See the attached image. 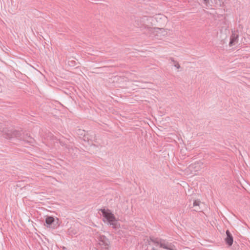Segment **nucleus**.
<instances>
[{
	"label": "nucleus",
	"instance_id": "obj_8",
	"mask_svg": "<svg viewBox=\"0 0 250 250\" xmlns=\"http://www.w3.org/2000/svg\"><path fill=\"white\" fill-rule=\"evenodd\" d=\"M238 36L236 35H232L230 39L229 45L232 46L237 42Z\"/></svg>",
	"mask_w": 250,
	"mask_h": 250
},
{
	"label": "nucleus",
	"instance_id": "obj_1",
	"mask_svg": "<svg viewBox=\"0 0 250 250\" xmlns=\"http://www.w3.org/2000/svg\"><path fill=\"white\" fill-rule=\"evenodd\" d=\"M2 135L6 139H11L16 138L19 140H22L30 144L34 143V139L28 133H21V131L17 130H9L7 128H3L2 130Z\"/></svg>",
	"mask_w": 250,
	"mask_h": 250
},
{
	"label": "nucleus",
	"instance_id": "obj_6",
	"mask_svg": "<svg viewBox=\"0 0 250 250\" xmlns=\"http://www.w3.org/2000/svg\"><path fill=\"white\" fill-rule=\"evenodd\" d=\"M202 166L203 164L201 162H195L191 164L189 168L191 170L198 171L201 169Z\"/></svg>",
	"mask_w": 250,
	"mask_h": 250
},
{
	"label": "nucleus",
	"instance_id": "obj_12",
	"mask_svg": "<svg viewBox=\"0 0 250 250\" xmlns=\"http://www.w3.org/2000/svg\"><path fill=\"white\" fill-rule=\"evenodd\" d=\"M157 30H158L159 31H160L161 32H163V31H164V29L162 28H158L157 29Z\"/></svg>",
	"mask_w": 250,
	"mask_h": 250
},
{
	"label": "nucleus",
	"instance_id": "obj_5",
	"mask_svg": "<svg viewBox=\"0 0 250 250\" xmlns=\"http://www.w3.org/2000/svg\"><path fill=\"white\" fill-rule=\"evenodd\" d=\"M153 250H173L172 248L168 244L160 241L156 243L153 248Z\"/></svg>",
	"mask_w": 250,
	"mask_h": 250
},
{
	"label": "nucleus",
	"instance_id": "obj_10",
	"mask_svg": "<svg viewBox=\"0 0 250 250\" xmlns=\"http://www.w3.org/2000/svg\"><path fill=\"white\" fill-rule=\"evenodd\" d=\"M199 202L198 201H195L193 203V206H199Z\"/></svg>",
	"mask_w": 250,
	"mask_h": 250
},
{
	"label": "nucleus",
	"instance_id": "obj_9",
	"mask_svg": "<svg viewBox=\"0 0 250 250\" xmlns=\"http://www.w3.org/2000/svg\"><path fill=\"white\" fill-rule=\"evenodd\" d=\"M173 62V64H174V66L177 68V69H179L180 67V65L179 64V63L176 62V61H175L174 60H172Z\"/></svg>",
	"mask_w": 250,
	"mask_h": 250
},
{
	"label": "nucleus",
	"instance_id": "obj_14",
	"mask_svg": "<svg viewBox=\"0 0 250 250\" xmlns=\"http://www.w3.org/2000/svg\"><path fill=\"white\" fill-rule=\"evenodd\" d=\"M66 147L67 149H68V150H69V149H70L69 146H66Z\"/></svg>",
	"mask_w": 250,
	"mask_h": 250
},
{
	"label": "nucleus",
	"instance_id": "obj_2",
	"mask_svg": "<svg viewBox=\"0 0 250 250\" xmlns=\"http://www.w3.org/2000/svg\"><path fill=\"white\" fill-rule=\"evenodd\" d=\"M94 237L98 242L97 245L98 250H109L110 242L105 236L97 232Z\"/></svg>",
	"mask_w": 250,
	"mask_h": 250
},
{
	"label": "nucleus",
	"instance_id": "obj_7",
	"mask_svg": "<svg viewBox=\"0 0 250 250\" xmlns=\"http://www.w3.org/2000/svg\"><path fill=\"white\" fill-rule=\"evenodd\" d=\"M226 235L227 237L225 238V241L229 246H231L233 242V237L229 230L226 231Z\"/></svg>",
	"mask_w": 250,
	"mask_h": 250
},
{
	"label": "nucleus",
	"instance_id": "obj_13",
	"mask_svg": "<svg viewBox=\"0 0 250 250\" xmlns=\"http://www.w3.org/2000/svg\"><path fill=\"white\" fill-rule=\"evenodd\" d=\"M60 144L62 146H63L64 145V144L62 142H60Z\"/></svg>",
	"mask_w": 250,
	"mask_h": 250
},
{
	"label": "nucleus",
	"instance_id": "obj_11",
	"mask_svg": "<svg viewBox=\"0 0 250 250\" xmlns=\"http://www.w3.org/2000/svg\"><path fill=\"white\" fill-rule=\"evenodd\" d=\"M203 0L204 1V3L206 4H208L210 1V0Z\"/></svg>",
	"mask_w": 250,
	"mask_h": 250
},
{
	"label": "nucleus",
	"instance_id": "obj_4",
	"mask_svg": "<svg viewBox=\"0 0 250 250\" xmlns=\"http://www.w3.org/2000/svg\"><path fill=\"white\" fill-rule=\"evenodd\" d=\"M44 225L47 228L55 229L60 226L59 220L58 218H55L52 216H47L45 218Z\"/></svg>",
	"mask_w": 250,
	"mask_h": 250
},
{
	"label": "nucleus",
	"instance_id": "obj_3",
	"mask_svg": "<svg viewBox=\"0 0 250 250\" xmlns=\"http://www.w3.org/2000/svg\"><path fill=\"white\" fill-rule=\"evenodd\" d=\"M103 217L109 223L110 225L114 229L118 228V222L114 214L110 210L104 208L101 209Z\"/></svg>",
	"mask_w": 250,
	"mask_h": 250
}]
</instances>
